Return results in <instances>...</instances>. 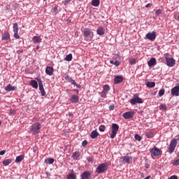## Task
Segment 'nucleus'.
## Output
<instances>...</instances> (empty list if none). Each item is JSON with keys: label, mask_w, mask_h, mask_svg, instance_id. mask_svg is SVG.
Instances as JSON below:
<instances>
[{"label": "nucleus", "mask_w": 179, "mask_h": 179, "mask_svg": "<svg viewBox=\"0 0 179 179\" xmlns=\"http://www.w3.org/2000/svg\"><path fill=\"white\" fill-rule=\"evenodd\" d=\"M40 129H41V124L35 122L29 127V132L31 135H37L40 134Z\"/></svg>", "instance_id": "f257e3e1"}, {"label": "nucleus", "mask_w": 179, "mask_h": 179, "mask_svg": "<svg viewBox=\"0 0 179 179\" xmlns=\"http://www.w3.org/2000/svg\"><path fill=\"white\" fill-rule=\"evenodd\" d=\"M108 169V163L106 162V163L101 164L96 167V173H97V174H101V173H104V171H106Z\"/></svg>", "instance_id": "f03ea898"}, {"label": "nucleus", "mask_w": 179, "mask_h": 179, "mask_svg": "<svg viewBox=\"0 0 179 179\" xmlns=\"http://www.w3.org/2000/svg\"><path fill=\"white\" fill-rule=\"evenodd\" d=\"M118 129H120V126L115 123H113L112 128H111V134H110L111 139H114L115 136H117V133L118 132Z\"/></svg>", "instance_id": "7ed1b4c3"}, {"label": "nucleus", "mask_w": 179, "mask_h": 179, "mask_svg": "<svg viewBox=\"0 0 179 179\" xmlns=\"http://www.w3.org/2000/svg\"><path fill=\"white\" fill-rule=\"evenodd\" d=\"M150 152L151 153L152 157H156L162 155V150H160V149L157 148V147L156 146H154L152 148H150Z\"/></svg>", "instance_id": "20e7f679"}, {"label": "nucleus", "mask_w": 179, "mask_h": 179, "mask_svg": "<svg viewBox=\"0 0 179 179\" xmlns=\"http://www.w3.org/2000/svg\"><path fill=\"white\" fill-rule=\"evenodd\" d=\"M129 102L132 104V106H135L136 103L142 104V103H143V100L138 96V95L135 94L134 95V98L130 99Z\"/></svg>", "instance_id": "39448f33"}, {"label": "nucleus", "mask_w": 179, "mask_h": 179, "mask_svg": "<svg viewBox=\"0 0 179 179\" xmlns=\"http://www.w3.org/2000/svg\"><path fill=\"white\" fill-rule=\"evenodd\" d=\"M36 80L38 83L39 90L41 92V96H45V90H44V87L43 85V81H41V78L40 77H37Z\"/></svg>", "instance_id": "423d86ee"}, {"label": "nucleus", "mask_w": 179, "mask_h": 179, "mask_svg": "<svg viewBox=\"0 0 179 179\" xmlns=\"http://www.w3.org/2000/svg\"><path fill=\"white\" fill-rule=\"evenodd\" d=\"M176 146H177V140L176 138H173L171 141V143L169 147L170 155H171V153H173V152L176 150Z\"/></svg>", "instance_id": "0eeeda50"}, {"label": "nucleus", "mask_w": 179, "mask_h": 179, "mask_svg": "<svg viewBox=\"0 0 179 179\" xmlns=\"http://www.w3.org/2000/svg\"><path fill=\"white\" fill-rule=\"evenodd\" d=\"M145 37L147 40H150V41H155V40H156V31L148 32L146 34Z\"/></svg>", "instance_id": "6e6552de"}, {"label": "nucleus", "mask_w": 179, "mask_h": 179, "mask_svg": "<svg viewBox=\"0 0 179 179\" xmlns=\"http://www.w3.org/2000/svg\"><path fill=\"white\" fill-rule=\"evenodd\" d=\"M166 65L170 66L171 68L176 65V60L173 57H166Z\"/></svg>", "instance_id": "1a4fd4ad"}, {"label": "nucleus", "mask_w": 179, "mask_h": 179, "mask_svg": "<svg viewBox=\"0 0 179 179\" xmlns=\"http://www.w3.org/2000/svg\"><path fill=\"white\" fill-rule=\"evenodd\" d=\"M171 93L172 96H179V84L171 90Z\"/></svg>", "instance_id": "9d476101"}, {"label": "nucleus", "mask_w": 179, "mask_h": 179, "mask_svg": "<svg viewBox=\"0 0 179 179\" xmlns=\"http://www.w3.org/2000/svg\"><path fill=\"white\" fill-rule=\"evenodd\" d=\"M134 115H135V112L134 111L125 112L123 114V117L124 118H125V120H131V118H132Z\"/></svg>", "instance_id": "9b49d317"}, {"label": "nucleus", "mask_w": 179, "mask_h": 179, "mask_svg": "<svg viewBox=\"0 0 179 179\" xmlns=\"http://www.w3.org/2000/svg\"><path fill=\"white\" fill-rule=\"evenodd\" d=\"M92 178V173L89 171H85L81 175V179H90Z\"/></svg>", "instance_id": "f8f14e48"}, {"label": "nucleus", "mask_w": 179, "mask_h": 179, "mask_svg": "<svg viewBox=\"0 0 179 179\" xmlns=\"http://www.w3.org/2000/svg\"><path fill=\"white\" fill-rule=\"evenodd\" d=\"M45 73L49 76H52V75H54V68L50 66H46Z\"/></svg>", "instance_id": "ddd939ff"}, {"label": "nucleus", "mask_w": 179, "mask_h": 179, "mask_svg": "<svg viewBox=\"0 0 179 179\" xmlns=\"http://www.w3.org/2000/svg\"><path fill=\"white\" fill-rule=\"evenodd\" d=\"M122 80H124L122 76H116L114 78V83L115 85H119V83H122Z\"/></svg>", "instance_id": "4468645a"}, {"label": "nucleus", "mask_w": 179, "mask_h": 179, "mask_svg": "<svg viewBox=\"0 0 179 179\" xmlns=\"http://www.w3.org/2000/svg\"><path fill=\"white\" fill-rule=\"evenodd\" d=\"M84 36L85 37H90V41L93 38V33L90 29H86L85 31H84Z\"/></svg>", "instance_id": "2eb2a0df"}, {"label": "nucleus", "mask_w": 179, "mask_h": 179, "mask_svg": "<svg viewBox=\"0 0 179 179\" xmlns=\"http://www.w3.org/2000/svg\"><path fill=\"white\" fill-rule=\"evenodd\" d=\"M70 101L71 103H79V96L76 94L72 95L70 99Z\"/></svg>", "instance_id": "dca6fc26"}, {"label": "nucleus", "mask_w": 179, "mask_h": 179, "mask_svg": "<svg viewBox=\"0 0 179 179\" xmlns=\"http://www.w3.org/2000/svg\"><path fill=\"white\" fill-rule=\"evenodd\" d=\"M32 40L34 41V44H40L42 41L41 37L37 36H34Z\"/></svg>", "instance_id": "f3484780"}, {"label": "nucleus", "mask_w": 179, "mask_h": 179, "mask_svg": "<svg viewBox=\"0 0 179 179\" xmlns=\"http://www.w3.org/2000/svg\"><path fill=\"white\" fill-rule=\"evenodd\" d=\"M105 33H106V29H104V28L103 27L98 28L96 30V34L99 36H103V35H104Z\"/></svg>", "instance_id": "a211bd4d"}, {"label": "nucleus", "mask_w": 179, "mask_h": 179, "mask_svg": "<svg viewBox=\"0 0 179 179\" xmlns=\"http://www.w3.org/2000/svg\"><path fill=\"white\" fill-rule=\"evenodd\" d=\"M122 160L124 163H127L128 164H129V163L132 162V157H129V155H126L123 157Z\"/></svg>", "instance_id": "6ab92c4d"}, {"label": "nucleus", "mask_w": 179, "mask_h": 179, "mask_svg": "<svg viewBox=\"0 0 179 179\" xmlns=\"http://www.w3.org/2000/svg\"><path fill=\"white\" fill-rule=\"evenodd\" d=\"M15 90H16V87H13L10 84H8L7 86L5 87L6 92H12Z\"/></svg>", "instance_id": "aec40b11"}, {"label": "nucleus", "mask_w": 179, "mask_h": 179, "mask_svg": "<svg viewBox=\"0 0 179 179\" xmlns=\"http://www.w3.org/2000/svg\"><path fill=\"white\" fill-rule=\"evenodd\" d=\"M30 86H32L34 89H38V83L34 80H31L29 83Z\"/></svg>", "instance_id": "412c9836"}, {"label": "nucleus", "mask_w": 179, "mask_h": 179, "mask_svg": "<svg viewBox=\"0 0 179 179\" xmlns=\"http://www.w3.org/2000/svg\"><path fill=\"white\" fill-rule=\"evenodd\" d=\"M99 132H97V131L94 130L91 132L90 134V138L92 139H96V138H97V136H99Z\"/></svg>", "instance_id": "4be33fe9"}, {"label": "nucleus", "mask_w": 179, "mask_h": 179, "mask_svg": "<svg viewBox=\"0 0 179 179\" xmlns=\"http://www.w3.org/2000/svg\"><path fill=\"white\" fill-rule=\"evenodd\" d=\"M10 38V34H9V32H6L4 34H2V40L6 41L9 40Z\"/></svg>", "instance_id": "5701e85b"}, {"label": "nucleus", "mask_w": 179, "mask_h": 179, "mask_svg": "<svg viewBox=\"0 0 179 179\" xmlns=\"http://www.w3.org/2000/svg\"><path fill=\"white\" fill-rule=\"evenodd\" d=\"M148 64L150 66H155V65L156 64V59L155 57L151 58L148 61Z\"/></svg>", "instance_id": "b1692460"}, {"label": "nucleus", "mask_w": 179, "mask_h": 179, "mask_svg": "<svg viewBox=\"0 0 179 179\" xmlns=\"http://www.w3.org/2000/svg\"><path fill=\"white\" fill-rule=\"evenodd\" d=\"M78 157H80V152L76 151L73 153L72 158L73 159V160H78Z\"/></svg>", "instance_id": "393cba45"}, {"label": "nucleus", "mask_w": 179, "mask_h": 179, "mask_svg": "<svg viewBox=\"0 0 179 179\" xmlns=\"http://www.w3.org/2000/svg\"><path fill=\"white\" fill-rule=\"evenodd\" d=\"M108 92H110V86L108 85H105L103 87V91L102 92L108 94Z\"/></svg>", "instance_id": "a878e982"}, {"label": "nucleus", "mask_w": 179, "mask_h": 179, "mask_svg": "<svg viewBox=\"0 0 179 179\" xmlns=\"http://www.w3.org/2000/svg\"><path fill=\"white\" fill-rule=\"evenodd\" d=\"M92 6L97 7L100 5V0H92L91 2Z\"/></svg>", "instance_id": "bb28decb"}, {"label": "nucleus", "mask_w": 179, "mask_h": 179, "mask_svg": "<svg viewBox=\"0 0 179 179\" xmlns=\"http://www.w3.org/2000/svg\"><path fill=\"white\" fill-rule=\"evenodd\" d=\"M24 159V155H21L16 157L15 159V163H20Z\"/></svg>", "instance_id": "cd10ccee"}, {"label": "nucleus", "mask_w": 179, "mask_h": 179, "mask_svg": "<svg viewBox=\"0 0 179 179\" xmlns=\"http://www.w3.org/2000/svg\"><path fill=\"white\" fill-rule=\"evenodd\" d=\"M10 163H12V159H5L2 162V164H3V166H9Z\"/></svg>", "instance_id": "c85d7f7f"}, {"label": "nucleus", "mask_w": 179, "mask_h": 179, "mask_svg": "<svg viewBox=\"0 0 179 179\" xmlns=\"http://www.w3.org/2000/svg\"><path fill=\"white\" fill-rule=\"evenodd\" d=\"M145 85H146L147 87L152 88V87H155L156 86V83H155V82H147Z\"/></svg>", "instance_id": "c756f323"}, {"label": "nucleus", "mask_w": 179, "mask_h": 179, "mask_svg": "<svg viewBox=\"0 0 179 179\" xmlns=\"http://www.w3.org/2000/svg\"><path fill=\"white\" fill-rule=\"evenodd\" d=\"M45 163L46 164H52V163H54V159L48 158V159H45Z\"/></svg>", "instance_id": "7c9ffc66"}, {"label": "nucleus", "mask_w": 179, "mask_h": 179, "mask_svg": "<svg viewBox=\"0 0 179 179\" xmlns=\"http://www.w3.org/2000/svg\"><path fill=\"white\" fill-rule=\"evenodd\" d=\"M13 31H19V25H17V23L15 22L14 24H13Z\"/></svg>", "instance_id": "2f4dec72"}, {"label": "nucleus", "mask_w": 179, "mask_h": 179, "mask_svg": "<svg viewBox=\"0 0 179 179\" xmlns=\"http://www.w3.org/2000/svg\"><path fill=\"white\" fill-rule=\"evenodd\" d=\"M67 179H76V176L73 173L67 175Z\"/></svg>", "instance_id": "473e14b6"}, {"label": "nucleus", "mask_w": 179, "mask_h": 179, "mask_svg": "<svg viewBox=\"0 0 179 179\" xmlns=\"http://www.w3.org/2000/svg\"><path fill=\"white\" fill-rule=\"evenodd\" d=\"M65 61H72V54H69L68 55L66 56L65 57Z\"/></svg>", "instance_id": "72a5a7b5"}, {"label": "nucleus", "mask_w": 179, "mask_h": 179, "mask_svg": "<svg viewBox=\"0 0 179 179\" xmlns=\"http://www.w3.org/2000/svg\"><path fill=\"white\" fill-rule=\"evenodd\" d=\"M165 90L164 89H161L159 91V97H162V96H164V93H165Z\"/></svg>", "instance_id": "f704fd0d"}, {"label": "nucleus", "mask_w": 179, "mask_h": 179, "mask_svg": "<svg viewBox=\"0 0 179 179\" xmlns=\"http://www.w3.org/2000/svg\"><path fill=\"white\" fill-rule=\"evenodd\" d=\"M17 33H19V31H14V37H15L17 40H19V38H20V36H19V34H18Z\"/></svg>", "instance_id": "c9c22d12"}, {"label": "nucleus", "mask_w": 179, "mask_h": 179, "mask_svg": "<svg viewBox=\"0 0 179 179\" xmlns=\"http://www.w3.org/2000/svg\"><path fill=\"white\" fill-rule=\"evenodd\" d=\"M159 110H167V106L166 104H161L159 106Z\"/></svg>", "instance_id": "e433bc0d"}, {"label": "nucleus", "mask_w": 179, "mask_h": 179, "mask_svg": "<svg viewBox=\"0 0 179 179\" xmlns=\"http://www.w3.org/2000/svg\"><path fill=\"white\" fill-rule=\"evenodd\" d=\"M134 138L136 141H138V142H141V141H142V137H141V136H139L138 134H135Z\"/></svg>", "instance_id": "4c0bfd02"}, {"label": "nucleus", "mask_w": 179, "mask_h": 179, "mask_svg": "<svg viewBox=\"0 0 179 179\" xmlns=\"http://www.w3.org/2000/svg\"><path fill=\"white\" fill-rule=\"evenodd\" d=\"M145 136L148 138H152V136H153V133L152 131H148L145 134Z\"/></svg>", "instance_id": "58836bf2"}, {"label": "nucleus", "mask_w": 179, "mask_h": 179, "mask_svg": "<svg viewBox=\"0 0 179 179\" xmlns=\"http://www.w3.org/2000/svg\"><path fill=\"white\" fill-rule=\"evenodd\" d=\"M99 129L100 132H104V131H106V126L101 125V126H99Z\"/></svg>", "instance_id": "ea45409f"}, {"label": "nucleus", "mask_w": 179, "mask_h": 179, "mask_svg": "<svg viewBox=\"0 0 179 179\" xmlns=\"http://www.w3.org/2000/svg\"><path fill=\"white\" fill-rule=\"evenodd\" d=\"M163 11H162V9H157L155 11L156 16H159V15H162Z\"/></svg>", "instance_id": "a19ab883"}, {"label": "nucleus", "mask_w": 179, "mask_h": 179, "mask_svg": "<svg viewBox=\"0 0 179 179\" xmlns=\"http://www.w3.org/2000/svg\"><path fill=\"white\" fill-rule=\"evenodd\" d=\"M129 63L131 65H134V64H136V59L134 58H131L129 59Z\"/></svg>", "instance_id": "79ce46f5"}, {"label": "nucleus", "mask_w": 179, "mask_h": 179, "mask_svg": "<svg viewBox=\"0 0 179 179\" xmlns=\"http://www.w3.org/2000/svg\"><path fill=\"white\" fill-rule=\"evenodd\" d=\"M173 166H179V159L175 160L173 162H172Z\"/></svg>", "instance_id": "37998d69"}, {"label": "nucleus", "mask_w": 179, "mask_h": 179, "mask_svg": "<svg viewBox=\"0 0 179 179\" xmlns=\"http://www.w3.org/2000/svg\"><path fill=\"white\" fill-rule=\"evenodd\" d=\"M87 161L89 163H93V162H94V158L93 157H88Z\"/></svg>", "instance_id": "c03bdc74"}, {"label": "nucleus", "mask_w": 179, "mask_h": 179, "mask_svg": "<svg viewBox=\"0 0 179 179\" xmlns=\"http://www.w3.org/2000/svg\"><path fill=\"white\" fill-rule=\"evenodd\" d=\"M65 80H68V82H71L72 78H71L69 75L66 76L64 78Z\"/></svg>", "instance_id": "a18cd8bd"}, {"label": "nucleus", "mask_w": 179, "mask_h": 179, "mask_svg": "<svg viewBox=\"0 0 179 179\" xmlns=\"http://www.w3.org/2000/svg\"><path fill=\"white\" fill-rule=\"evenodd\" d=\"M87 145V141H86V140L83 141L82 143V146L83 148H86Z\"/></svg>", "instance_id": "49530a36"}, {"label": "nucleus", "mask_w": 179, "mask_h": 179, "mask_svg": "<svg viewBox=\"0 0 179 179\" xmlns=\"http://www.w3.org/2000/svg\"><path fill=\"white\" fill-rule=\"evenodd\" d=\"M120 64L121 63L119 61L116 60L115 62H114L113 65H115V66H120Z\"/></svg>", "instance_id": "de8ad7c7"}, {"label": "nucleus", "mask_w": 179, "mask_h": 179, "mask_svg": "<svg viewBox=\"0 0 179 179\" xmlns=\"http://www.w3.org/2000/svg\"><path fill=\"white\" fill-rule=\"evenodd\" d=\"M70 83H71V85H76V82L75 81V80L72 79L70 80Z\"/></svg>", "instance_id": "09e8293b"}, {"label": "nucleus", "mask_w": 179, "mask_h": 179, "mask_svg": "<svg viewBox=\"0 0 179 179\" xmlns=\"http://www.w3.org/2000/svg\"><path fill=\"white\" fill-rule=\"evenodd\" d=\"M5 153H6V150H1L0 152V156H3V155H5Z\"/></svg>", "instance_id": "8fccbe9b"}, {"label": "nucleus", "mask_w": 179, "mask_h": 179, "mask_svg": "<svg viewBox=\"0 0 179 179\" xmlns=\"http://www.w3.org/2000/svg\"><path fill=\"white\" fill-rule=\"evenodd\" d=\"M101 97H103V98H106L107 97V94L104 93L102 92L101 94Z\"/></svg>", "instance_id": "3c124183"}, {"label": "nucleus", "mask_w": 179, "mask_h": 179, "mask_svg": "<svg viewBox=\"0 0 179 179\" xmlns=\"http://www.w3.org/2000/svg\"><path fill=\"white\" fill-rule=\"evenodd\" d=\"M169 179H178V177L177 176H172Z\"/></svg>", "instance_id": "603ef678"}, {"label": "nucleus", "mask_w": 179, "mask_h": 179, "mask_svg": "<svg viewBox=\"0 0 179 179\" xmlns=\"http://www.w3.org/2000/svg\"><path fill=\"white\" fill-rule=\"evenodd\" d=\"M72 0H64V5H66L69 2H71Z\"/></svg>", "instance_id": "864d4df0"}, {"label": "nucleus", "mask_w": 179, "mask_h": 179, "mask_svg": "<svg viewBox=\"0 0 179 179\" xmlns=\"http://www.w3.org/2000/svg\"><path fill=\"white\" fill-rule=\"evenodd\" d=\"M152 3H149L148 4L145 5V8H150L152 6Z\"/></svg>", "instance_id": "5fc2aeb1"}, {"label": "nucleus", "mask_w": 179, "mask_h": 179, "mask_svg": "<svg viewBox=\"0 0 179 179\" xmlns=\"http://www.w3.org/2000/svg\"><path fill=\"white\" fill-rule=\"evenodd\" d=\"M53 11L55 12V13H57V12H58V8L57 7H55L53 8Z\"/></svg>", "instance_id": "6e6d98bb"}, {"label": "nucleus", "mask_w": 179, "mask_h": 179, "mask_svg": "<svg viewBox=\"0 0 179 179\" xmlns=\"http://www.w3.org/2000/svg\"><path fill=\"white\" fill-rule=\"evenodd\" d=\"M109 110H114V105H110V106H109Z\"/></svg>", "instance_id": "4d7b16f0"}, {"label": "nucleus", "mask_w": 179, "mask_h": 179, "mask_svg": "<svg viewBox=\"0 0 179 179\" xmlns=\"http://www.w3.org/2000/svg\"><path fill=\"white\" fill-rule=\"evenodd\" d=\"M75 86H76V87H78V89H80V85L76 83V85H75Z\"/></svg>", "instance_id": "13d9d810"}, {"label": "nucleus", "mask_w": 179, "mask_h": 179, "mask_svg": "<svg viewBox=\"0 0 179 179\" xmlns=\"http://www.w3.org/2000/svg\"><path fill=\"white\" fill-rule=\"evenodd\" d=\"M110 64H112L113 65H114V62L113 60H110Z\"/></svg>", "instance_id": "bf43d9fd"}, {"label": "nucleus", "mask_w": 179, "mask_h": 179, "mask_svg": "<svg viewBox=\"0 0 179 179\" xmlns=\"http://www.w3.org/2000/svg\"><path fill=\"white\" fill-rule=\"evenodd\" d=\"M38 48H40V46H39V45H37V46H36V50H38Z\"/></svg>", "instance_id": "052dcab7"}, {"label": "nucleus", "mask_w": 179, "mask_h": 179, "mask_svg": "<svg viewBox=\"0 0 179 179\" xmlns=\"http://www.w3.org/2000/svg\"><path fill=\"white\" fill-rule=\"evenodd\" d=\"M2 124V122L0 121V126Z\"/></svg>", "instance_id": "680f3d73"}, {"label": "nucleus", "mask_w": 179, "mask_h": 179, "mask_svg": "<svg viewBox=\"0 0 179 179\" xmlns=\"http://www.w3.org/2000/svg\"><path fill=\"white\" fill-rule=\"evenodd\" d=\"M178 159H179V152L178 153Z\"/></svg>", "instance_id": "e2e57ef3"}, {"label": "nucleus", "mask_w": 179, "mask_h": 179, "mask_svg": "<svg viewBox=\"0 0 179 179\" xmlns=\"http://www.w3.org/2000/svg\"><path fill=\"white\" fill-rule=\"evenodd\" d=\"M43 1H45V0H43Z\"/></svg>", "instance_id": "0e129e2a"}]
</instances>
